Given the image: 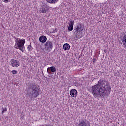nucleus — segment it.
Wrapping results in <instances>:
<instances>
[{"label": "nucleus", "instance_id": "11", "mask_svg": "<svg viewBox=\"0 0 126 126\" xmlns=\"http://www.w3.org/2000/svg\"><path fill=\"white\" fill-rule=\"evenodd\" d=\"M39 41L41 43H46L47 42V37L44 35L41 36L39 38Z\"/></svg>", "mask_w": 126, "mask_h": 126}, {"label": "nucleus", "instance_id": "23", "mask_svg": "<svg viewBox=\"0 0 126 126\" xmlns=\"http://www.w3.org/2000/svg\"><path fill=\"white\" fill-rule=\"evenodd\" d=\"M113 16H111V17H112Z\"/></svg>", "mask_w": 126, "mask_h": 126}, {"label": "nucleus", "instance_id": "22", "mask_svg": "<svg viewBox=\"0 0 126 126\" xmlns=\"http://www.w3.org/2000/svg\"><path fill=\"white\" fill-rule=\"evenodd\" d=\"M56 31H57V29H55V30H54V33H55V32H56Z\"/></svg>", "mask_w": 126, "mask_h": 126}, {"label": "nucleus", "instance_id": "21", "mask_svg": "<svg viewBox=\"0 0 126 126\" xmlns=\"http://www.w3.org/2000/svg\"><path fill=\"white\" fill-rule=\"evenodd\" d=\"M47 77H48V78H52V76L48 75Z\"/></svg>", "mask_w": 126, "mask_h": 126}, {"label": "nucleus", "instance_id": "9", "mask_svg": "<svg viewBox=\"0 0 126 126\" xmlns=\"http://www.w3.org/2000/svg\"><path fill=\"white\" fill-rule=\"evenodd\" d=\"M78 126H88V125H87V122H86V121L83 119H81L79 121Z\"/></svg>", "mask_w": 126, "mask_h": 126}, {"label": "nucleus", "instance_id": "20", "mask_svg": "<svg viewBox=\"0 0 126 126\" xmlns=\"http://www.w3.org/2000/svg\"><path fill=\"white\" fill-rule=\"evenodd\" d=\"M49 69H50V68H48L47 70V72L49 73Z\"/></svg>", "mask_w": 126, "mask_h": 126}, {"label": "nucleus", "instance_id": "10", "mask_svg": "<svg viewBox=\"0 0 126 126\" xmlns=\"http://www.w3.org/2000/svg\"><path fill=\"white\" fill-rule=\"evenodd\" d=\"M74 25V20H72L69 23V26L68 27V30L69 31H72L73 30V25Z\"/></svg>", "mask_w": 126, "mask_h": 126}, {"label": "nucleus", "instance_id": "12", "mask_svg": "<svg viewBox=\"0 0 126 126\" xmlns=\"http://www.w3.org/2000/svg\"><path fill=\"white\" fill-rule=\"evenodd\" d=\"M64 50L65 51H68L69 49H70V45H69L68 43H65L63 46Z\"/></svg>", "mask_w": 126, "mask_h": 126}, {"label": "nucleus", "instance_id": "16", "mask_svg": "<svg viewBox=\"0 0 126 126\" xmlns=\"http://www.w3.org/2000/svg\"><path fill=\"white\" fill-rule=\"evenodd\" d=\"M2 115H3L4 114L5 112H7V108H2Z\"/></svg>", "mask_w": 126, "mask_h": 126}, {"label": "nucleus", "instance_id": "17", "mask_svg": "<svg viewBox=\"0 0 126 126\" xmlns=\"http://www.w3.org/2000/svg\"><path fill=\"white\" fill-rule=\"evenodd\" d=\"M11 0H2V1L5 2V3H8V2H10Z\"/></svg>", "mask_w": 126, "mask_h": 126}, {"label": "nucleus", "instance_id": "8", "mask_svg": "<svg viewBox=\"0 0 126 126\" xmlns=\"http://www.w3.org/2000/svg\"><path fill=\"white\" fill-rule=\"evenodd\" d=\"M77 90L75 89H71L70 91V96L73 97V98H76V97H77Z\"/></svg>", "mask_w": 126, "mask_h": 126}, {"label": "nucleus", "instance_id": "3", "mask_svg": "<svg viewBox=\"0 0 126 126\" xmlns=\"http://www.w3.org/2000/svg\"><path fill=\"white\" fill-rule=\"evenodd\" d=\"M29 88H31L32 89V97L33 98H37V97L39 95L40 86L38 85H35V83L32 82L31 83Z\"/></svg>", "mask_w": 126, "mask_h": 126}, {"label": "nucleus", "instance_id": "15", "mask_svg": "<svg viewBox=\"0 0 126 126\" xmlns=\"http://www.w3.org/2000/svg\"><path fill=\"white\" fill-rule=\"evenodd\" d=\"M51 72H56V68L54 66H51L50 67Z\"/></svg>", "mask_w": 126, "mask_h": 126}, {"label": "nucleus", "instance_id": "5", "mask_svg": "<svg viewBox=\"0 0 126 126\" xmlns=\"http://www.w3.org/2000/svg\"><path fill=\"white\" fill-rule=\"evenodd\" d=\"M40 13H45L46 14L49 13V7L46 4L41 5L39 10Z\"/></svg>", "mask_w": 126, "mask_h": 126}, {"label": "nucleus", "instance_id": "18", "mask_svg": "<svg viewBox=\"0 0 126 126\" xmlns=\"http://www.w3.org/2000/svg\"><path fill=\"white\" fill-rule=\"evenodd\" d=\"M11 72L12 74H17L18 72L17 70H12Z\"/></svg>", "mask_w": 126, "mask_h": 126}, {"label": "nucleus", "instance_id": "2", "mask_svg": "<svg viewBox=\"0 0 126 126\" xmlns=\"http://www.w3.org/2000/svg\"><path fill=\"white\" fill-rule=\"evenodd\" d=\"M15 45L14 48L16 50H20L22 53H24V45L25 44V39L24 38H19L17 37H15Z\"/></svg>", "mask_w": 126, "mask_h": 126}, {"label": "nucleus", "instance_id": "7", "mask_svg": "<svg viewBox=\"0 0 126 126\" xmlns=\"http://www.w3.org/2000/svg\"><path fill=\"white\" fill-rule=\"evenodd\" d=\"M45 50L50 51L53 49V42L51 41H47L44 44Z\"/></svg>", "mask_w": 126, "mask_h": 126}, {"label": "nucleus", "instance_id": "1", "mask_svg": "<svg viewBox=\"0 0 126 126\" xmlns=\"http://www.w3.org/2000/svg\"><path fill=\"white\" fill-rule=\"evenodd\" d=\"M91 92L95 98H107L111 92V86L108 83L100 80L98 84L92 87Z\"/></svg>", "mask_w": 126, "mask_h": 126}, {"label": "nucleus", "instance_id": "19", "mask_svg": "<svg viewBox=\"0 0 126 126\" xmlns=\"http://www.w3.org/2000/svg\"><path fill=\"white\" fill-rule=\"evenodd\" d=\"M96 61H97V59L96 58H93V63H96Z\"/></svg>", "mask_w": 126, "mask_h": 126}, {"label": "nucleus", "instance_id": "14", "mask_svg": "<svg viewBox=\"0 0 126 126\" xmlns=\"http://www.w3.org/2000/svg\"><path fill=\"white\" fill-rule=\"evenodd\" d=\"M27 50L28 52H31L33 50V47H32V45L31 43L27 47Z\"/></svg>", "mask_w": 126, "mask_h": 126}, {"label": "nucleus", "instance_id": "13", "mask_svg": "<svg viewBox=\"0 0 126 126\" xmlns=\"http://www.w3.org/2000/svg\"><path fill=\"white\" fill-rule=\"evenodd\" d=\"M58 1H59V0H47V2H48V3H51V4L56 3Z\"/></svg>", "mask_w": 126, "mask_h": 126}, {"label": "nucleus", "instance_id": "4", "mask_svg": "<svg viewBox=\"0 0 126 126\" xmlns=\"http://www.w3.org/2000/svg\"><path fill=\"white\" fill-rule=\"evenodd\" d=\"M83 29H82V26L81 24L77 25L75 27V40H79V39H81L82 38V33L81 31H82Z\"/></svg>", "mask_w": 126, "mask_h": 126}, {"label": "nucleus", "instance_id": "6", "mask_svg": "<svg viewBox=\"0 0 126 126\" xmlns=\"http://www.w3.org/2000/svg\"><path fill=\"white\" fill-rule=\"evenodd\" d=\"M11 65L12 67H18L20 65V62L17 59H11Z\"/></svg>", "mask_w": 126, "mask_h": 126}]
</instances>
